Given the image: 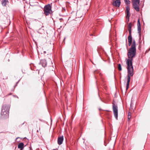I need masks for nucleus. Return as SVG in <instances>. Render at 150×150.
Returning a JSON list of instances; mask_svg holds the SVG:
<instances>
[{"label": "nucleus", "instance_id": "f257e3e1", "mask_svg": "<svg viewBox=\"0 0 150 150\" xmlns=\"http://www.w3.org/2000/svg\"><path fill=\"white\" fill-rule=\"evenodd\" d=\"M136 43L135 40H133L131 47L130 48L127 53L129 59L126 61L127 69V80L126 85V90L129 88V84L130 80L131 77L134 74V69L132 65V61L133 58L134 57L136 54Z\"/></svg>", "mask_w": 150, "mask_h": 150}, {"label": "nucleus", "instance_id": "f03ea898", "mask_svg": "<svg viewBox=\"0 0 150 150\" xmlns=\"http://www.w3.org/2000/svg\"><path fill=\"white\" fill-rule=\"evenodd\" d=\"M9 107L6 105H3L1 112L2 115L4 116V117H8L9 115Z\"/></svg>", "mask_w": 150, "mask_h": 150}, {"label": "nucleus", "instance_id": "7ed1b4c3", "mask_svg": "<svg viewBox=\"0 0 150 150\" xmlns=\"http://www.w3.org/2000/svg\"><path fill=\"white\" fill-rule=\"evenodd\" d=\"M52 7L50 4H47L44 6V12L46 16H48L52 13Z\"/></svg>", "mask_w": 150, "mask_h": 150}, {"label": "nucleus", "instance_id": "20e7f679", "mask_svg": "<svg viewBox=\"0 0 150 150\" xmlns=\"http://www.w3.org/2000/svg\"><path fill=\"white\" fill-rule=\"evenodd\" d=\"M140 0H132V3L134 8L137 11H139Z\"/></svg>", "mask_w": 150, "mask_h": 150}, {"label": "nucleus", "instance_id": "39448f33", "mask_svg": "<svg viewBox=\"0 0 150 150\" xmlns=\"http://www.w3.org/2000/svg\"><path fill=\"white\" fill-rule=\"evenodd\" d=\"M112 109L114 116L116 120H117L118 111L117 105L114 103H112Z\"/></svg>", "mask_w": 150, "mask_h": 150}, {"label": "nucleus", "instance_id": "423d86ee", "mask_svg": "<svg viewBox=\"0 0 150 150\" xmlns=\"http://www.w3.org/2000/svg\"><path fill=\"white\" fill-rule=\"evenodd\" d=\"M126 18L127 20V21H129V17L130 16V14L129 13V10L130 8L128 6H127L126 7Z\"/></svg>", "mask_w": 150, "mask_h": 150}, {"label": "nucleus", "instance_id": "0eeeda50", "mask_svg": "<svg viewBox=\"0 0 150 150\" xmlns=\"http://www.w3.org/2000/svg\"><path fill=\"white\" fill-rule=\"evenodd\" d=\"M121 4L120 0H116L113 1V5L116 7H118L120 6Z\"/></svg>", "mask_w": 150, "mask_h": 150}, {"label": "nucleus", "instance_id": "6e6552de", "mask_svg": "<svg viewBox=\"0 0 150 150\" xmlns=\"http://www.w3.org/2000/svg\"><path fill=\"white\" fill-rule=\"evenodd\" d=\"M64 138L63 136H61L59 137L58 138V143L59 145H61L63 142V141Z\"/></svg>", "mask_w": 150, "mask_h": 150}, {"label": "nucleus", "instance_id": "1a4fd4ad", "mask_svg": "<svg viewBox=\"0 0 150 150\" xmlns=\"http://www.w3.org/2000/svg\"><path fill=\"white\" fill-rule=\"evenodd\" d=\"M40 63L42 64V66L44 67H45L47 65V62L45 59L41 60Z\"/></svg>", "mask_w": 150, "mask_h": 150}, {"label": "nucleus", "instance_id": "9d476101", "mask_svg": "<svg viewBox=\"0 0 150 150\" xmlns=\"http://www.w3.org/2000/svg\"><path fill=\"white\" fill-rule=\"evenodd\" d=\"M23 142L19 143V150H23L24 147L26 146Z\"/></svg>", "mask_w": 150, "mask_h": 150}, {"label": "nucleus", "instance_id": "9b49d317", "mask_svg": "<svg viewBox=\"0 0 150 150\" xmlns=\"http://www.w3.org/2000/svg\"><path fill=\"white\" fill-rule=\"evenodd\" d=\"M8 1L6 0H3L2 1V5L3 6H5L7 3Z\"/></svg>", "mask_w": 150, "mask_h": 150}, {"label": "nucleus", "instance_id": "f8f14e48", "mask_svg": "<svg viewBox=\"0 0 150 150\" xmlns=\"http://www.w3.org/2000/svg\"><path fill=\"white\" fill-rule=\"evenodd\" d=\"M128 42H132V35H129L128 38Z\"/></svg>", "mask_w": 150, "mask_h": 150}, {"label": "nucleus", "instance_id": "ddd939ff", "mask_svg": "<svg viewBox=\"0 0 150 150\" xmlns=\"http://www.w3.org/2000/svg\"><path fill=\"white\" fill-rule=\"evenodd\" d=\"M137 26L138 28H141V25L139 19L137 21Z\"/></svg>", "mask_w": 150, "mask_h": 150}, {"label": "nucleus", "instance_id": "4468645a", "mask_svg": "<svg viewBox=\"0 0 150 150\" xmlns=\"http://www.w3.org/2000/svg\"><path fill=\"white\" fill-rule=\"evenodd\" d=\"M134 24L132 23H130L128 25V28H131L132 27H133Z\"/></svg>", "mask_w": 150, "mask_h": 150}, {"label": "nucleus", "instance_id": "2eb2a0df", "mask_svg": "<svg viewBox=\"0 0 150 150\" xmlns=\"http://www.w3.org/2000/svg\"><path fill=\"white\" fill-rule=\"evenodd\" d=\"M118 68L119 71H121L122 70L121 65L120 64H119L118 66Z\"/></svg>", "mask_w": 150, "mask_h": 150}, {"label": "nucleus", "instance_id": "dca6fc26", "mask_svg": "<svg viewBox=\"0 0 150 150\" xmlns=\"http://www.w3.org/2000/svg\"><path fill=\"white\" fill-rule=\"evenodd\" d=\"M124 1L127 4H129L130 3V1L129 0H124Z\"/></svg>", "mask_w": 150, "mask_h": 150}, {"label": "nucleus", "instance_id": "f3484780", "mask_svg": "<svg viewBox=\"0 0 150 150\" xmlns=\"http://www.w3.org/2000/svg\"><path fill=\"white\" fill-rule=\"evenodd\" d=\"M141 31V29H138V33L139 34V36L140 35V33Z\"/></svg>", "mask_w": 150, "mask_h": 150}, {"label": "nucleus", "instance_id": "a211bd4d", "mask_svg": "<svg viewBox=\"0 0 150 150\" xmlns=\"http://www.w3.org/2000/svg\"><path fill=\"white\" fill-rule=\"evenodd\" d=\"M131 115H129H129L128 117V121H129L130 119L131 118Z\"/></svg>", "mask_w": 150, "mask_h": 150}, {"label": "nucleus", "instance_id": "6ab92c4d", "mask_svg": "<svg viewBox=\"0 0 150 150\" xmlns=\"http://www.w3.org/2000/svg\"><path fill=\"white\" fill-rule=\"evenodd\" d=\"M131 29H129V35H131Z\"/></svg>", "mask_w": 150, "mask_h": 150}, {"label": "nucleus", "instance_id": "aec40b11", "mask_svg": "<svg viewBox=\"0 0 150 150\" xmlns=\"http://www.w3.org/2000/svg\"><path fill=\"white\" fill-rule=\"evenodd\" d=\"M132 42H128V45L129 46H130L131 45V43Z\"/></svg>", "mask_w": 150, "mask_h": 150}, {"label": "nucleus", "instance_id": "412c9836", "mask_svg": "<svg viewBox=\"0 0 150 150\" xmlns=\"http://www.w3.org/2000/svg\"><path fill=\"white\" fill-rule=\"evenodd\" d=\"M59 20H60V22H61L63 20L62 18H60L59 19Z\"/></svg>", "mask_w": 150, "mask_h": 150}, {"label": "nucleus", "instance_id": "4be33fe9", "mask_svg": "<svg viewBox=\"0 0 150 150\" xmlns=\"http://www.w3.org/2000/svg\"><path fill=\"white\" fill-rule=\"evenodd\" d=\"M49 55L51 57H52V55L51 54H49Z\"/></svg>", "mask_w": 150, "mask_h": 150}, {"label": "nucleus", "instance_id": "5701e85b", "mask_svg": "<svg viewBox=\"0 0 150 150\" xmlns=\"http://www.w3.org/2000/svg\"><path fill=\"white\" fill-rule=\"evenodd\" d=\"M62 27L64 28V26H60V28H62Z\"/></svg>", "mask_w": 150, "mask_h": 150}, {"label": "nucleus", "instance_id": "b1692460", "mask_svg": "<svg viewBox=\"0 0 150 150\" xmlns=\"http://www.w3.org/2000/svg\"><path fill=\"white\" fill-rule=\"evenodd\" d=\"M17 146L18 148H19V144H17Z\"/></svg>", "mask_w": 150, "mask_h": 150}, {"label": "nucleus", "instance_id": "393cba45", "mask_svg": "<svg viewBox=\"0 0 150 150\" xmlns=\"http://www.w3.org/2000/svg\"><path fill=\"white\" fill-rule=\"evenodd\" d=\"M150 50V48H149V49L148 50H147L148 52Z\"/></svg>", "mask_w": 150, "mask_h": 150}, {"label": "nucleus", "instance_id": "a878e982", "mask_svg": "<svg viewBox=\"0 0 150 150\" xmlns=\"http://www.w3.org/2000/svg\"><path fill=\"white\" fill-rule=\"evenodd\" d=\"M44 54H45V53H46V52H45V51H44Z\"/></svg>", "mask_w": 150, "mask_h": 150}, {"label": "nucleus", "instance_id": "bb28decb", "mask_svg": "<svg viewBox=\"0 0 150 150\" xmlns=\"http://www.w3.org/2000/svg\"><path fill=\"white\" fill-rule=\"evenodd\" d=\"M65 38H64V40H65Z\"/></svg>", "mask_w": 150, "mask_h": 150}, {"label": "nucleus", "instance_id": "cd10ccee", "mask_svg": "<svg viewBox=\"0 0 150 150\" xmlns=\"http://www.w3.org/2000/svg\"><path fill=\"white\" fill-rule=\"evenodd\" d=\"M22 71V72H23V73H24V72H23V71Z\"/></svg>", "mask_w": 150, "mask_h": 150}, {"label": "nucleus", "instance_id": "c85d7f7f", "mask_svg": "<svg viewBox=\"0 0 150 150\" xmlns=\"http://www.w3.org/2000/svg\"><path fill=\"white\" fill-rule=\"evenodd\" d=\"M18 137H17V138H16V139H18Z\"/></svg>", "mask_w": 150, "mask_h": 150}]
</instances>
